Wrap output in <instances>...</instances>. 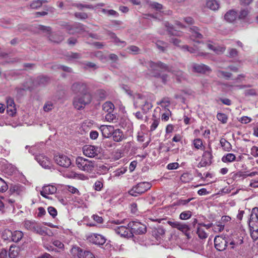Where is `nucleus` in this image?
I'll return each mask as SVG.
<instances>
[{
  "mask_svg": "<svg viewBox=\"0 0 258 258\" xmlns=\"http://www.w3.org/2000/svg\"><path fill=\"white\" fill-rule=\"evenodd\" d=\"M134 105L136 108H141L144 113H147L153 106L148 97L141 94L134 96Z\"/></svg>",
  "mask_w": 258,
  "mask_h": 258,
  "instance_id": "1",
  "label": "nucleus"
},
{
  "mask_svg": "<svg viewBox=\"0 0 258 258\" xmlns=\"http://www.w3.org/2000/svg\"><path fill=\"white\" fill-rule=\"evenodd\" d=\"M148 65L152 70L156 71L158 70V69H160L168 72H171L178 77V80H180V79L184 78V74L182 72L180 71H173L170 67H169L166 64L161 61H158L157 62L150 61Z\"/></svg>",
  "mask_w": 258,
  "mask_h": 258,
  "instance_id": "2",
  "label": "nucleus"
},
{
  "mask_svg": "<svg viewBox=\"0 0 258 258\" xmlns=\"http://www.w3.org/2000/svg\"><path fill=\"white\" fill-rule=\"evenodd\" d=\"M92 97L90 93H85L76 96L74 98L73 105L77 110H81L89 104Z\"/></svg>",
  "mask_w": 258,
  "mask_h": 258,
  "instance_id": "3",
  "label": "nucleus"
},
{
  "mask_svg": "<svg viewBox=\"0 0 258 258\" xmlns=\"http://www.w3.org/2000/svg\"><path fill=\"white\" fill-rule=\"evenodd\" d=\"M25 228L31 232L38 234L40 235H46L47 234L46 228H43L41 224L35 221L26 220L24 222Z\"/></svg>",
  "mask_w": 258,
  "mask_h": 258,
  "instance_id": "4",
  "label": "nucleus"
},
{
  "mask_svg": "<svg viewBox=\"0 0 258 258\" xmlns=\"http://www.w3.org/2000/svg\"><path fill=\"white\" fill-rule=\"evenodd\" d=\"M76 163L80 170L87 172H92L95 167V161L82 157H78L76 160Z\"/></svg>",
  "mask_w": 258,
  "mask_h": 258,
  "instance_id": "5",
  "label": "nucleus"
},
{
  "mask_svg": "<svg viewBox=\"0 0 258 258\" xmlns=\"http://www.w3.org/2000/svg\"><path fill=\"white\" fill-rule=\"evenodd\" d=\"M151 187V184L148 182H142L133 186L132 189L128 191V194L134 197L141 195Z\"/></svg>",
  "mask_w": 258,
  "mask_h": 258,
  "instance_id": "6",
  "label": "nucleus"
},
{
  "mask_svg": "<svg viewBox=\"0 0 258 258\" xmlns=\"http://www.w3.org/2000/svg\"><path fill=\"white\" fill-rule=\"evenodd\" d=\"M127 226L130 228L133 234H143L147 231L146 225L139 221L130 222Z\"/></svg>",
  "mask_w": 258,
  "mask_h": 258,
  "instance_id": "7",
  "label": "nucleus"
},
{
  "mask_svg": "<svg viewBox=\"0 0 258 258\" xmlns=\"http://www.w3.org/2000/svg\"><path fill=\"white\" fill-rule=\"evenodd\" d=\"M209 149L208 150H204L201 160L197 166L198 168L204 167L212 163L213 155L212 150L210 146H209Z\"/></svg>",
  "mask_w": 258,
  "mask_h": 258,
  "instance_id": "8",
  "label": "nucleus"
},
{
  "mask_svg": "<svg viewBox=\"0 0 258 258\" xmlns=\"http://www.w3.org/2000/svg\"><path fill=\"white\" fill-rule=\"evenodd\" d=\"M101 150L100 147L90 145H85L83 147L84 155L90 158H94L97 156L100 153Z\"/></svg>",
  "mask_w": 258,
  "mask_h": 258,
  "instance_id": "9",
  "label": "nucleus"
},
{
  "mask_svg": "<svg viewBox=\"0 0 258 258\" xmlns=\"http://www.w3.org/2000/svg\"><path fill=\"white\" fill-rule=\"evenodd\" d=\"M54 160L57 165L64 168L69 167L71 164L70 158L63 154H56L54 157Z\"/></svg>",
  "mask_w": 258,
  "mask_h": 258,
  "instance_id": "10",
  "label": "nucleus"
},
{
  "mask_svg": "<svg viewBox=\"0 0 258 258\" xmlns=\"http://www.w3.org/2000/svg\"><path fill=\"white\" fill-rule=\"evenodd\" d=\"M71 90L74 93L84 94L89 93L88 91V87L86 83L83 82H77L73 84Z\"/></svg>",
  "mask_w": 258,
  "mask_h": 258,
  "instance_id": "11",
  "label": "nucleus"
},
{
  "mask_svg": "<svg viewBox=\"0 0 258 258\" xmlns=\"http://www.w3.org/2000/svg\"><path fill=\"white\" fill-rule=\"evenodd\" d=\"M228 241L227 238L222 236H216L214 238V245L217 250L223 251L225 249Z\"/></svg>",
  "mask_w": 258,
  "mask_h": 258,
  "instance_id": "12",
  "label": "nucleus"
},
{
  "mask_svg": "<svg viewBox=\"0 0 258 258\" xmlns=\"http://www.w3.org/2000/svg\"><path fill=\"white\" fill-rule=\"evenodd\" d=\"M113 229L115 232L121 237L128 238L133 236L130 228L128 226L127 227L123 226H116L114 227Z\"/></svg>",
  "mask_w": 258,
  "mask_h": 258,
  "instance_id": "13",
  "label": "nucleus"
},
{
  "mask_svg": "<svg viewBox=\"0 0 258 258\" xmlns=\"http://www.w3.org/2000/svg\"><path fill=\"white\" fill-rule=\"evenodd\" d=\"M89 241L93 244L101 246L106 242V238L102 235L93 233L88 237Z\"/></svg>",
  "mask_w": 258,
  "mask_h": 258,
  "instance_id": "14",
  "label": "nucleus"
},
{
  "mask_svg": "<svg viewBox=\"0 0 258 258\" xmlns=\"http://www.w3.org/2000/svg\"><path fill=\"white\" fill-rule=\"evenodd\" d=\"M35 159L44 168L49 169L51 166L50 159L43 154L35 155Z\"/></svg>",
  "mask_w": 258,
  "mask_h": 258,
  "instance_id": "15",
  "label": "nucleus"
},
{
  "mask_svg": "<svg viewBox=\"0 0 258 258\" xmlns=\"http://www.w3.org/2000/svg\"><path fill=\"white\" fill-rule=\"evenodd\" d=\"M33 80L32 78H28L20 87H17L16 90L19 95H23L24 92L27 90H32L33 89Z\"/></svg>",
  "mask_w": 258,
  "mask_h": 258,
  "instance_id": "16",
  "label": "nucleus"
},
{
  "mask_svg": "<svg viewBox=\"0 0 258 258\" xmlns=\"http://www.w3.org/2000/svg\"><path fill=\"white\" fill-rule=\"evenodd\" d=\"M249 227L258 226V208L252 209L248 220Z\"/></svg>",
  "mask_w": 258,
  "mask_h": 258,
  "instance_id": "17",
  "label": "nucleus"
},
{
  "mask_svg": "<svg viewBox=\"0 0 258 258\" xmlns=\"http://www.w3.org/2000/svg\"><path fill=\"white\" fill-rule=\"evenodd\" d=\"M182 49L189 51L191 53L196 54L197 56H205L206 55V53L201 51V47H198L195 44L194 47H189L187 45H182L181 46Z\"/></svg>",
  "mask_w": 258,
  "mask_h": 258,
  "instance_id": "18",
  "label": "nucleus"
},
{
  "mask_svg": "<svg viewBox=\"0 0 258 258\" xmlns=\"http://www.w3.org/2000/svg\"><path fill=\"white\" fill-rule=\"evenodd\" d=\"M192 71L198 73H205L211 70L209 67L204 64L193 63L191 65Z\"/></svg>",
  "mask_w": 258,
  "mask_h": 258,
  "instance_id": "19",
  "label": "nucleus"
},
{
  "mask_svg": "<svg viewBox=\"0 0 258 258\" xmlns=\"http://www.w3.org/2000/svg\"><path fill=\"white\" fill-rule=\"evenodd\" d=\"M100 130L104 138H109L114 132V128L112 125H102Z\"/></svg>",
  "mask_w": 258,
  "mask_h": 258,
  "instance_id": "20",
  "label": "nucleus"
},
{
  "mask_svg": "<svg viewBox=\"0 0 258 258\" xmlns=\"http://www.w3.org/2000/svg\"><path fill=\"white\" fill-rule=\"evenodd\" d=\"M56 191V188L52 185H48L43 187L40 194L42 196L47 198V195H52Z\"/></svg>",
  "mask_w": 258,
  "mask_h": 258,
  "instance_id": "21",
  "label": "nucleus"
},
{
  "mask_svg": "<svg viewBox=\"0 0 258 258\" xmlns=\"http://www.w3.org/2000/svg\"><path fill=\"white\" fill-rule=\"evenodd\" d=\"M207 47L217 54L223 53L226 50V47L224 45H213L211 43H208Z\"/></svg>",
  "mask_w": 258,
  "mask_h": 258,
  "instance_id": "22",
  "label": "nucleus"
},
{
  "mask_svg": "<svg viewBox=\"0 0 258 258\" xmlns=\"http://www.w3.org/2000/svg\"><path fill=\"white\" fill-rule=\"evenodd\" d=\"M176 228L183 232L188 238H190V228L189 225L179 222Z\"/></svg>",
  "mask_w": 258,
  "mask_h": 258,
  "instance_id": "23",
  "label": "nucleus"
},
{
  "mask_svg": "<svg viewBox=\"0 0 258 258\" xmlns=\"http://www.w3.org/2000/svg\"><path fill=\"white\" fill-rule=\"evenodd\" d=\"M49 81V79L47 77L40 76L38 77L35 81L33 80L32 85H33V88L37 86H44L46 85Z\"/></svg>",
  "mask_w": 258,
  "mask_h": 258,
  "instance_id": "24",
  "label": "nucleus"
},
{
  "mask_svg": "<svg viewBox=\"0 0 258 258\" xmlns=\"http://www.w3.org/2000/svg\"><path fill=\"white\" fill-rule=\"evenodd\" d=\"M25 187L20 184H12L10 188V191L17 195H21L25 190Z\"/></svg>",
  "mask_w": 258,
  "mask_h": 258,
  "instance_id": "25",
  "label": "nucleus"
},
{
  "mask_svg": "<svg viewBox=\"0 0 258 258\" xmlns=\"http://www.w3.org/2000/svg\"><path fill=\"white\" fill-rule=\"evenodd\" d=\"M11 234V239L13 242H18L24 236L23 233L21 231L16 230L13 232H10Z\"/></svg>",
  "mask_w": 258,
  "mask_h": 258,
  "instance_id": "26",
  "label": "nucleus"
},
{
  "mask_svg": "<svg viewBox=\"0 0 258 258\" xmlns=\"http://www.w3.org/2000/svg\"><path fill=\"white\" fill-rule=\"evenodd\" d=\"M112 136L113 140L116 142H120L124 139L123 134L119 129L114 130Z\"/></svg>",
  "mask_w": 258,
  "mask_h": 258,
  "instance_id": "27",
  "label": "nucleus"
},
{
  "mask_svg": "<svg viewBox=\"0 0 258 258\" xmlns=\"http://www.w3.org/2000/svg\"><path fill=\"white\" fill-rule=\"evenodd\" d=\"M49 39L54 43H59L61 41H62L64 37L62 35H60L59 33H53L52 34H51L48 36Z\"/></svg>",
  "mask_w": 258,
  "mask_h": 258,
  "instance_id": "28",
  "label": "nucleus"
},
{
  "mask_svg": "<svg viewBox=\"0 0 258 258\" xmlns=\"http://www.w3.org/2000/svg\"><path fill=\"white\" fill-rule=\"evenodd\" d=\"M114 109V105L111 102L107 101L102 105V110L106 113L113 112Z\"/></svg>",
  "mask_w": 258,
  "mask_h": 258,
  "instance_id": "29",
  "label": "nucleus"
},
{
  "mask_svg": "<svg viewBox=\"0 0 258 258\" xmlns=\"http://www.w3.org/2000/svg\"><path fill=\"white\" fill-rule=\"evenodd\" d=\"M236 12L233 10H230L225 14L224 18L227 22H232L236 19Z\"/></svg>",
  "mask_w": 258,
  "mask_h": 258,
  "instance_id": "30",
  "label": "nucleus"
},
{
  "mask_svg": "<svg viewBox=\"0 0 258 258\" xmlns=\"http://www.w3.org/2000/svg\"><path fill=\"white\" fill-rule=\"evenodd\" d=\"M87 252L88 250H84L78 246H74L72 249V253L74 255L77 256L78 258H80V254L83 256H84L86 255V253Z\"/></svg>",
  "mask_w": 258,
  "mask_h": 258,
  "instance_id": "31",
  "label": "nucleus"
},
{
  "mask_svg": "<svg viewBox=\"0 0 258 258\" xmlns=\"http://www.w3.org/2000/svg\"><path fill=\"white\" fill-rule=\"evenodd\" d=\"M192 145L196 150H201L204 151L205 149L203 141L200 138H197L193 140L192 141Z\"/></svg>",
  "mask_w": 258,
  "mask_h": 258,
  "instance_id": "32",
  "label": "nucleus"
},
{
  "mask_svg": "<svg viewBox=\"0 0 258 258\" xmlns=\"http://www.w3.org/2000/svg\"><path fill=\"white\" fill-rule=\"evenodd\" d=\"M206 6L212 10L216 11L219 8V3L216 0H208L206 3Z\"/></svg>",
  "mask_w": 258,
  "mask_h": 258,
  "instance_id": "33",
  "label": "nucleus"
},
{
  "mask_svg": "<svg viewBox=\"0 0 258 258\" xmlns=\"http://www.w3.org/2000/svg\"><path fill=\"white\" fill-rule=\"evenodd\" d=\"M221 160L224 163H230L236 161V157L233 153H227L222 157Z\"/></svg>",
  "mask_w": 258,
  "mask_h": 258,
  "instance_id": "34",
  "label": "nucleus"
},
{
  "mask_svg": "<svg viewBox=\"0 0 258 258\" xmlns=\"http://www.w3.org/2000/svg\"><path fill=\"white\" fill-rule=\"evenodd\" d=\"M164 25L167 28L168 32L169 34L174 36H180V33L174 29L172 25H170L168 22L164 23Z\"/></svg>",
  "mask_w": 258,
  "mask_h": 258,
  "instance_id": "35",
  "label": "nucleus"
},
{
  "mask_svg": "<svg viewBox=\"0 0 258 258\" xmlns=\"http://www.w3.org/2000/svg\"><path fill=\"white\" fill-rule=\"evenodd\" d=\"M190 32H191V39L193 40V41L195 40V38H202L203 36L202 35L199 33V29L197 27H194L192 28H190Z\"/></svg>",
  "mask_w": 258,
  "mask_h": 258,
  "instance_id": "36",
  "label": "nucleus"
},
{
  "mask_svg": "<svg viewBox=\"0 0 258 258\" xmlns=\"http://www.w3.org/2000/svg\"><path fill=\"white\" fill-rule=\"evenodd\" d=\"M221 147L225 151H230L232 148L231 144L224 138H222L220 141Z\"/></svg>",
  "mask_w": 258,
  "mask_h": 258,
  "instance_id": "37",
  "label": "nucleus"
},
{
  "mask_svg": "<svg viewBox=\"0 0 258 258\" xmlns=\"http://www.w3.org/2000/svg\"><path fill=\"white\" fill-rule=\"evenodd\" d=\"M109 35L110 38L113 39V42L116 44L121 46H123L125 45V42L123 41H121L117 37L115 33L109 32Z\"/></svg>",
  "mask_w": 258,
  "mask_h": 258,
  "instance_id": "38",
  "label": "nucleus"
},
{
  "mask_svg": "<svg viewBox=\"0 0 258 258\" xmlns=\"http://www.w3.org/2000/svg\"><path fill=\"white\" fill-rule=\"evenodd\" d=\"M156 45L159 50L164 52L168 47V44L167 43L162 41H157Z\"/></svg>",
  "mask_w": 258,
  "mask_h": 258,
  "instance_id": "39",
  "label": "nucleus"
},
{
  "mask_svg": "<svg viewBox=\"0 0 258 258\" xmlns=\"http://www.w3.org/2000/svg\"><path fill=\"white\" fill-rule=\"evenodd\" d=\"M19 249L16 246H11L9 249V256L10 258H16L18 254Z\"/></svg>",
  "mask_w": 258,
  "mask_h": 258,
  "instance_id": "40",
  "label": "nucleus"
},
{
  "mask_svg": "<svg viewBox=\"0 0 258 258\" xmlns=\"http://www.w3.org/2000/svg\"><path fill=\"white\" fill-rule=\"evenodd\" d=\"M42 151V148H41L40 146L35 145L30 147V149L29 150V152L33 155H39V152Z\"/></svg>",
  "mask_w": 258,
  "mask_h": 258,
  "instance_id": "41",
  "label": "nucleus"
},
{
  "mask_svg": "<svg viewBox=\"0 0 258 258\" xmlns=\"http://www.w3.org/2000/svg\"><path fill=\"white\" fill-rule=\"evenodd\" d=\"M101 11L103 14L108 16H112L114 17H117L119 15L118 13L113 10H107L102 9Z\"/></svg>",
  "mask_w": 258,
  "mask_h": 258,
  "instance_id": "42",
  "label": "nucleus"
},
{
  "mask_svg": "<svg viewBox=\"0 0 258 258\" xmlns=\"http://www.w3.org/2000/svg\"><path fill=\"white\" fill-rule=\"evenodd\" d=\"M252 238L255 240L258 238V226L249 227Z\"/></svg>",
  "mask_w": 258,
  "mask_h": 258,
  "instance_id": "43",
  "label": "nucleus"
},
{
  "mask_svg": "<svg viewBox=\"0 0 258 258\" xmlns=\"http://www.w3.org/2000/svg\"><path fill=\"white\" fill-rule=\"evenodd\" d=\"M224 224H222L217 221L215 224H214L213 230L215 232L219 233L222 231L224 229Z\"/></svg>",
  "mask_w": 258,
  "mask_h": 258,
  "instance_id": "44",
  "label": "nucleus"
},
{
  "mask_svg": "<svg viewBox=\"0 0 258 258\" xmlns=\"http://www.w3.org/2000/svg\"><path fill=\"white\" fill-rule=\"evenodd\" d=\"M47 2L46 1H41V0H36L33 1L30 4V7L32 9H37L40 8L43 4V3Z\"/></svg>",
  "mask_w": 258,
  "mask_h": 258,
  "instance_id": "45",
  "label": "nucleus"
},
{
  "mask_svg": "<svg viewBox=\"0 0 258 258\" xmlns=\"http://www.w3.org/2000/svg\"><path fill=\"white\" fill-rule=\"evenodd\" d=\"M105 117V119L109 122H116L117 119L116 114L113 113V112L106 113Z\"/></svg>",
  "mask_w": 258,
  "mask_h": 258,
  "instance_id": "46",
  "label": "nucleus"
},
{
  "mask_svg": "<svg viewBox=\"0 0 258 258\" xmlns=\"http://www.w3.org/2000/svg\"><path fill=\"white\" fill-rule=\"evenodd\" d=\"M197 233L200 239H206L208 237V234L202 228L198 227L197 230Z\"/></svg>",
  "mask_w": 258,
  "mask_h": 258,
  "instance_id": "47",
  "label": "nucleus"
},
{
  "mask_svg": "<svg viewBox=\"0 0 258 258\" xmlns=\"http://www.w3.org/2000/svg\"><path fill=\"white\" fill-rule=\"evenodd\" d=\"M157 104L166 108L170 104V101L168 98H164L160 101L158 102Z\"/></svg>",
  "mask_w": 258,
  "mask_h": 258,
  "instance_id": "48",
  "label": "nucleus"
},
{
  "mask_svg": "<svg viewBox=\"0 0 258 258\" xmlns=\"http://www.w3.org/2000/svg\"><path fill=\"white\" fill-rule=\"evenodd\" d=\"M82 27H83V26L78 24H75L73 26L68 25L66 26V28L70 34H74L76 32H78V31L77 30L73 31V28H78L79 27V28H80L81 29H82Z\"/></svg>",
  "mask_w": 258,
  "mask_h": 258,
  "instance_id": "49",
  "label": "nucleus"
},
{
  "mask_svg": "<svg viewBox=\"0 0 258 258\" xmlns=\"http://www.w3.org/2000/svg\"><path fill=\"white\" fill-rule=\"evenodd\" d=\"M217 118L219 121L223 123H226L228 120V117L226 114L222 113H218L217 115Z\"/></svg>",
  "mask_w": 258,
  "mask_h": 258,
  "instance_id": "50",
  "label": "nucleus"
},
{
  "mask_svg": "<svg viewBox=\"0 0 258 258\" xmlns=\"http://www.w3.org/2000/svg\"><path fill=\"white\" fill-rule=\"evenodd\" d=\"M191 216V212L189 211H186L182 212L179 215V218L181 220H187Z\"/></svg>",
  "mask_w": 258,
  "mask_h": 258,
  "instance_id": "51",
  "label": "nucleus"
},
{
  "mask_svg": "<svg viewBox=\"0 0 258 258\" xmlns=\"http://www.w3.org/2000/svg\"><path fill=\"white\" fill-rule=\"evenodd\" d=\"M217 74L219 77L224 78L226 79H229L232 75L231 73L222 71H218Z\"/></svg>",
  "mask_w": 258,
  "mask_h": 258,
  "instance_id": "52",
  "label": "nucleus"
},
{
  "mask_svg": "<svg viewBox=\"0 0 258 258\" xmlns=\"http://www.w3.org/2000/svg\"><path fill=\"white\" fill-rule=\"evenodd\" d=\"M8 188V185L6 182L0 177V191L5 192Z\"/></svg>",
  "mask_w": 258,
  "mask_h": 258,
  "instance_id": "53",
  "label": "nucleus"
},
{
  "mask_svg": "<svg viewBox=\"0 0 258 258\" xmlns=\"http://www.w3.org/2000/svg\"><path fill=\"white\" fill-rule=\"evenodd\" d=\"M128 51L133 54H138L140 51L139 47L136 46L132 45L127 47Z\"/></svg>",
  "mask_w": 258,
  "mask_h": 258,
  "instance_id": "54",
  "label": "nucleus"
},
{
  "mask_svg": "<svg viewBox=\"0 0 258 258\" xmlns=\"http://www.w3.org/2000/svg\"><path fill=\"white\" fill-rule=\"evenodd\" d=\"M165 229L161 226L158 227L155 231V234L158 237L163 236L165 234Z\"/></svg>",
  "mask_w": 258,
  "mask_h": 258,
  "instance_id": "55",
  "label": "nucleus"
},
{
  "mask_svg": "<svg viewBox=\"0 0 258 258\" xmlns=\"http://www.w3.org/2000/svg\"><path fill=\"white\" fill-rule=\"evenodd\" d=\"M243 242L242 239H238L236 240H233L230 242V245H231V248H234L235 246H237L241 245Z\"/></svg>",
  "mask_w": 258,
  "mask_h": 258,
  "instance_id": "56",
  "label": "nucleus"
},
{
  "mask_svg": "<svg viewBox=\"0 0 258 258\" xmlns=\"http://www.w3.org/2000/svg\"><path fill=\"white\" fill-rule=\"evenodd\" d=\"M154 77L156 78H160L162 80V82L164 84H166L167 82L169 80V77L166 74H163L161 75L160 74L157 73L154 75Z\"/></svg>",
  "mask_w": 258,
  "mask_h": 258,
  "instance_id": "57",
  "label": "nucleus"
},
{
  "mask_svg": "<svg viewBox=\"0 0 258 258\" xmlns=\"http://www.w3.org/2000/svg\"><path fill=\"white\" fill-rule=\"evenodd\" d=\"M53 108V104L51 101H47L44 106L43 109L45 112H48L50 111Z\"/></svg>",
  "mask_w": 258,
  "mask_h": 258,
  "instance_id": "58",
  "label": "nucleus"
},
{
  "mask_svg": "<svg viewBox=\"0 0 258 258\" xmlns=\"http://www.w3.org/2000/svg\"><path fill=\"white\" fill-rule=\"evenodd\" d=\"M3 201L4 202L5 206H7V205H10L13 208H15V200L12 199V198H8V199H4L3 200Z\"/></svg>",
  "mask_w": 258,
  "mask_h": 258,
  "instance_id": "59",
  "label": "nucleus"
},
{
  "mask_svg": "<svg viewBox=\"0 0 258 258\" xmlns=\"http://www.w3.org/2000/svg\"><path fill=\"white\" fill-rule=\"evenodd\" d=\"M66 189L72 194L80 195L78 189L73 186L68 185Z\"/></svg>",
  "mask_w": 258,
  "mask_h": 258,
  "instance_id": "60",
  "label": "nucleus"
},
{
  "mask_svg": "<svg viewBox=\"0 0 258 258\" xmlns=\"http://www.w3.org/2000/svg\"><path fill=\"white\" fill-rule=\"evenodd\" d=\"M49 214L53 217L54 218L57 215V212L55 208L53 207H49L47 209Z\"/></svg>",
  "mask_w": 258,
  "mask_h": 258,
  "instance_id": "61",
  "label": "nucleus"
},
{
  "mask_svg": "<svg viewBox=\"0 0 258 258\" xmlns=\"http://www.w3.org/2000/svg\"><path fill=\"white\" fill-rule=\"evenodd\" d=\"M7 111L8 113L13 116L16 112V109L15 108V106H11L10 107H7Z\"/></svg>",
  "mask_w": 258,
  "mask_h": 258,
  "instance_id": "62",
  "label": "nucleus"
},
{
  "mask_svg": "<svg viewBox=\"0 0 258 258\" xmlns=\"http://www.w3.org/2000/svg\"><path fill=\"white\" fill-rule=\"evenodd\" d=\"M228 53L230 57H234L237 56L238 51L235 48H230L228 49Z\"/></svg>",
  "mask_w": 258,
  "mask_h": 258,
  "instance_id": "63",
  "label": "nucleus"
},
{
  "mask_svg": "<svg viewBox=\"0 0 258 258\" xmlns=\"http://www.w3.org/2000/svg\"><path fill=\"white\" fill-rule=\"evenodd\" d=\"M250 154L254 157H258V147L252 146L250 150Z\"/></svg>",
  "mask_w": 258,
  "mask_h": 258,
  "instance_id": "64",
  "label": "nucleus"
}]
</instances>
